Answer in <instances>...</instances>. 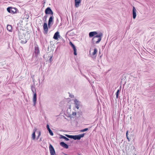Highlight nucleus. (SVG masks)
I'll list each match as a JSON object with an SVG mask.
<instances>
[{
	"label": "nucleus",
	"mask_w": 155,
	"mask_h": 155,
	"mask_svg": "<svg viewBox=\"0 0 155 155\" xmlns=\"http://www.w3.org/2000/svg\"><path fill=\"white\" fill-rule=\"evenodd\" d=\"M80 102L77 99H75L74 101V103L75 105H80Z\"/></svg>",
	"instance_id": "412c9836"
},
{
	"label": "nucleus",
	"mask_w": 155,
	"mask_h": 155,
	"mask_svg": "<svg viewBox=\"0 0 155 155\" xmlns=\"http://www.w3.org/2000/svg\"><path fill=\"white\" fill-rule=\"evenodd\" d=\"M60 139H62V138L64 139V140H65L66 141H68L69 140V138H67V137H65L64 136L61 135H60Z\"/></svg>",
	"instance_id": "aec40b11"
},
{
	"label": "nucleus",
	"mask_w": 155,
	"mask_h": 155,
	"mask_svg": "<svg viewBox=\"0 0 155 155\" xmlns=\"http://www.w3.org/2000/svg\"><path fill=\"white\" fill-rule=\"evenodd\" d=\"M38 136H37V138H36V140H38L39 139V137L40 136L41 134V132L40 131H38Z\"/></svg>",
	"instance_id": "7c9ffc66"
},
{
	"label": "nucleus",
	"mask_w": 155,
	"mask_h": 155,
	"mask_svg": "<svg viewBox=\"0 0 155 155\" xmlns=\"http://www.w3.org/2000/svg\"><path fill=\"white\" fill-rule=\"evenodd\" d=\"M76 115V112H73L71 115L73 116H75Z\"/></svg>",
	"instance_id": "f704fd0d"
},
{
	"label": "nucleus",
	"mask_w": 155,
	"mask_h": 155,
	"mask_svg": "<svg viewBox=\"0 0 155 155\" xmlns=\"http://www.w3.org/2000/svg\"><path fill=\"white\" fill-rule=\"evenodd\" d=\"M46 127H47V129L48 130L51 129H50V128L49 126V125H48V124H47V125Z\"/></svg>",
	"instance_id": "72a5a7b5"
},
{
	"label": "nucleus",
	"mask_w": 155,
	"mask_h": 155,
	"mask_svg": "<svg viewBox=\"0 0 155 155\" xmlns=\"http://www.w3.org/2000/svg\"><path fill=\"white\" fill-rule=\"evenodd\" d=\"M52 57H53V55L51 56L50 57L48 60V61H49V62L50 63H51L53 61V60L52 59Z\"/></svg>",
	"instance_id": "c756f323"
},
{
	"label": "nucleus",
	"mask_w": 155,
	"mask_h": 155,
	"mask_svg": "<svg viewBox=\"0 0 155 155\" xmlns=\"http://www.w3.org/2000/svg\"><path fill=\"white\" fill-rule=\"evenodd\" d=\"M43 28L44 30L43 33L45 35L48 33V28L47 24L45 22L44 24Z\"/></svg>",
	"instance_id": "423d86ee"
},
{
	"label": "nucleus",
	"mask_w": 155,
	"mask_h": 155,
	"mask_svg": "<svg viewBox=\"0 0 155 155\" xmlns=\"http://www.w3.org/2000/svg\"><path fill=\"white\" fill-rule=\"evenodd\" d=\"M74 51V54L75 55H77V49L76 48L73 49Z\"/></svg>",
	"instance_id": "b1692460"
},
{
	"label": "nucleus",
	"mask_w": 155,
	"mask_h": 155,
	"mask_svg": "<svg viewBox=\"0 0 155 155\" xmlns=\"http://www.w3.org/2000/svg\"><path fill=\"white\" fill-rule=\"evenodd\" d=\"M27 40L25 39V40H22L21 41V43L22 44H25L27 43Z\"/></svg>",
	"instance_id": "393cba45"
},
{
	"label": "nucleus",
	"mask_w": 155,
	"mask_h": 155,
	"mask_svg": "<svg viewBox=\"0 0 155 155\" xmlns=\"http://www.w3.org/2000/svg\"><path fill=\"white\" fill-rule=\"evenodd\" d=\"M69 44L72 47L73 49L76 48L75 46L74 45V44H73V43L71 41H70L69 42Z\"/></svg>",
	"instance_id": "4be33fe9"
},
{
	"label": "nucleus",
	"mask_w": 155,
	"mask_h": 155,
	"mask_svg": "<svg viewBox=\"0 0 155 155\" xmlns=\"http://www.w3.org/2000/svg\"><path fill=\"white\" fill-rule=\"evenodd\" d=\"M97 32L96 31H92L89 33V37L90 38L93 37L96 35H97Z\"/></svg>",
	"instance_id": "f8f14e48"
},
{
	"label": "nucleus",
	"mask_w": 155,
	"mask_h": 155,
	"mask_svg": "<svg viewBox=\"0 0 155 155\" xmlns=\"http://www.w3.org/2000/svg\"><path fill=\"white\" fill-rule=\"evenodd\" d=\"M79 155H80V154H79Z\"/></svg>",
	"instance_id": "a19ab883"
},
{
	"label": "nucleus",
	"mask_w": 155,
	"mask_h": 155,
	"mask_svg": "<svg viewBox=\"0 0 155 155\" xmlns=\"http://www.w3.org/2000/svg\"><path fill=\"white\" fill-rule=\"evenodd\" d=\"M47 17H48V15H46L43 17V20H44L45 21H46Z\"/></svg>",
	"instance_id": "a878e982"
},
{
	"label": "nucleus",
	"mask_w": 155,
	"mask_h": 155,
	"mask_svg": "<svg viewBox=\"0 0 155 155\" xmlns=\"http://www.w3.org/2000/svg\"><path fill=\"white\" fill-rule=\"evenodd\" d=\"M44 56H45V55H44V56H43L44 58Z\"/></svg>",
	"instance_id": "ea45409f"
},
{
	"label": "nucleus",
	"mask_w": 155,
	"mask_h": 155,
	"mask_svg": "<svg viewBox=\"0 0 155 155\" xmlns=\"http://www.w3.org/2000/svg\"><path fill=\"white\" fill-rule=\"evenodd\" d=\"M29 17V16H28V18H27V19H28V18Z\"/></svg>",
	"instance_id": "58836bf2"
},
{
	"label": "nucleus",
	"mask_w": 155,
	"mask_h": 155,
	"mask_svg": "<svg viewBox=\"0 0 155 155\" xmlns=\"http://www.w3.org/2000/svg\"><path fill=\"white\" fill-rule=\"evenodd\" d=\"M65 136L67 137L68 138L73 139L74 140H80V136L79 135H71L68 134H66Z\"/></svg>",
	"instance_id": "7ed1b4c3"
},
{
	"label": "nucleus",
	"mask_w": 155,
	"mask_h": 155,
	"mask_svg": "<svg viewBox=\"0 0 155 155\" xmlns=\"http://www.w3.org/2000/svg\"><path fill=\"white\" fill-rule=\"evenodd\" d=\"M37 100V94L36 93L34 94L33 96V106H35Z\"/></svg>",
	"instance_id": "ddd939ff"
},
{
	"label": "nucleus",
	"mask_w": 155,
	"mask_h": 155,
	"mask_svg": "<svg viewBox=\"0 0 155 155\" xmlns=\"http://www.w3.org/2000/svg\"><path fill=\"white\" fill-rule=\"evenodd\" d=\"M79 105H75V107L78 109L79 108Z\"/></svg>",
	"instance_id": "c9c22d12"
},
{
	"label": "nucleus",
	"mask_w": 155,
	"mask_h": 155,
	"mask_svg": "<svg viewBox=\"0 0 155 155\" xmlns=\"http://www.w3.org/2000/svg\"><path fill=\"white\" fill-rule=\"evenodd\" d=\"M41 141H42V138H41L39 140V141L41 142Z\"/></svg>",
	"instance_id": "e433bc0d"
},
{
	"label": "nucleus",
	"mask_w": 155,
	"mask_h": 155,
	"mask_svg": "<svg viewBox=\"0 0 155 155\" xmlns=\"http://www.w3.org/2000/svg\"><path fill=\"white\" fill-rule=\"evenodd\" d=\"M128 131L127 130L126 132V137H127V139L128 140V141L129 142L130 140L129 138L128 137Z\"/></svg>",
	"instance_id": "cd10ccee"
},
{
	"label": "nucleus",
	"mask_w": 155,
	"mask_h": 155,
	"mask_svg": "<svg viewBox=\"0 0 155 155\" xmlns=\"http://www.w3.org/2000/svg\"><path fill=\"white\" fill-rule=\"evenodd\" d=\"M97 52V49L96 48H95L94 49V51L92 53V55L93 56H94L95 54H96Z\"/></svg>",
	"instance_id": "5701e85b"
},
{
	"label": "nucleus",
	"mask_w": 155,
	"mask_h": 155,
	"mask_svg": "<svg viewBox=\"0 0 155 155\" xmlns=\"http://www.w3.org/2000/svg\"><path fill=\"white\" fill-rule=\"evenodd\" d=\"M18 35L20 40L23 39V38L25 36V34H24L22 31L21 32L18 30Z\"/></svg>",
	"instance_id": "6e6552de"
},
{
	"label": "nucleus",
	"mask_w": 155,
	"mask_h": 155,
	"mask_svg": "<svg viewBox=\"0 0 155 155\" xmlns=\"http://www.w3.org/2000/svg\"><path fill=\"white\" fill-rule=\"evenodd\" d=\"M121 86L120 87L119 89H118L116 93V97L117 98L118 97V95L119 94V93L120 92V91L121 90Z\"/></svg>",
	"instance_id": "6ab92c4d"
},
{
	"label": "nucleus",
	"mask_w": 155,
	"mask_h": 155,
	"mask_svg": "<svg viewBox=\"0 0 155 155\" xmlns=\"http://www.w3.org/2000/svg\"><path fill=\"white\" fill-rule=\"evenodd\" d=\"M34 52L35 54V56L36 57H37L38 55L39 54L40 51L39 47L37 44H36L35 45Z\"/></svg>",
	"instance_id": "0eeeda50"
},
{
	"label": "nucleus",
	"mask_w": 155,
	"mask_h": 155,
	"mask_svg": "<svg viewBox=\"0 0 155 155\" xmlns=\"http://www.w3.org/2000/svg\"><path fill=\"white\" fill-rule=\"evenodd\" d=\"M54 17L53 15H51L48 21V26L49 28H50L51 26L53 25L54 22Z\"/></svg>",
	"instance_id": "39448f33"
},
{
	"label": "nucleus",
	"mask_w": 155,
	"mask_h": 155,
	"mask_svg": "<svg viewBox=\"0 0 155 155\" xmlns=\"http://www.w3.org/2000/svg\"><path fill=\"white\" fill-rule=\"evenodd\" d=\"M7 10L9 13L13 14L17 13V12L18 11L17 8L12 7H9L7 8Z\"/></svg>",
	"instance_id": "f03ea898"
},
{
	"label": "nucleus",
	"mask_w": 155,
	"mask_h": 155,
	"mask_svg": "<svg viewBox=\"0 0 155 155\" xmlns=\"http://www.w3.org/2000/svg\"><path fill=\"white\" fill-rule=\"evenodd\" d=\"M12 27L11 25H8L7 26V29L9 31L11 32L12 31Z\"/></svg>",
	"instance_id": "a211bd4d"
},
{
	"label": "nucleus",
	"mask_w": 155,
	"mask_h": 155,
	"mask_svg": "<svg viewBox=\"0 0 155 155\" xmlns=\"http://www.w3.org/2000/svg\"><path fill=\"white\" fill-rule=\"evenodd\" d=\"M56 155V153H51V155Z\"/></svg>",
	"instance_id": "4c0bfd02"
},
{
	"label": "nucleus",
	"mask_w": 155,
	"mask_h": 155,
	"mask_svg": "<svg viewBox=\"0 0 155 155\" xmlns=\"http://www.w3.org/2000/svg\"><path fill=\"white\" fill-rule=\"evenodd\" d=\"M81 0H75V7L78 8L79 6V4L81 3Z\"/></svg>",
	"instance_id": "2eb2a0df"
},
{
	"label": "nucleus",
	"mask_w": 155,
	"mask_h": 155,
	"mask_svg": "<svg viewBox=\"0 0 155 155\" xmlns=\"http://www.w3.org/2000/svg\"><path fill=\"white\" fill-rule=\"evenodd\" d=\"M49 133L50 134V135L51 136H53L54 135L53 133L52 132V131L51 130V129L49 130H48Z\"/></svg>",
	"instance_id": "c85d7f7f"
},
{
	"label": "nucleus",
	"mask_w": 155,
	"mask_h": 155,
	"mask_svg": "<svg viewBox=\"0 0 155 155\" xmlns=\"http://www.w3.org/2000/svg\"><path fill=\"white\" fill-rule=\"evenodd\" d=\"M84 134H85L84 133L82 134H79V136H80V139H81V138L83 137H84Z\"/></svg>",
	"instance_id": "2f4dec72"
},
{
	"label": "nucleus",
	"mask_w": 155,
	"mask_h": 155,
	"mask_svg": "<svg viewBox=\"0 0 155 155\" xmlns=\"http://www.w3.org/2000/svg\"><path fill=\"white\" fill-rule=\"evenodd\" d=\"M136 12V8L134 7L133 6L132 11V14L133 18L134 19H135L136 18L137 16Z\"/></svg>",
	"instance_id": "9b49d317"
},
{
	"label": "nucleus",
	"mask_w": 155,
	"mask_h": 155,
	"mask_svg": "<svg viewBox=\"0 0 155 155\" xmlns=\"http://www.w3.org/2000/svg\"><path fill=\"white\" fill-rule=\"evenodd\" d=\"M60 145L61 146L65 149H67L68 148V146L64 142H61L60 143Z\"/></svg>",
	"instance_id": "dca6fc26"
},
{
	"label": "nucleus",
	"mask_w": 155,
	"mask_h": 155,
	"mask_svg": "<svg viewBox=\"0 0 155 155\" xmlns=\"http://www.w3.org/2000/svg\"><path fill=\"white\" fill-rule=\"evenodd\" d=\"M88 130V128H85L84 129H83L81 130L80 131L81 132H85V131H87Z\"/></svg>",
	"instance_id": "bb28decb"
},
{
	"label": "nucleus",
	"mask_w": 155,
	"mask_h": 155,
	"mask_svg": "<svg viewBox=\"0 0 155 155\" xmlns=\"http://www.w3.org/2000/svg\"><path fill=\"white\" fill-rule=\"evenodd\" d=\"M60 36L59 33L58 31L55 32L53 38L55 40H58V38Z\"/></svg>",
	"instance_id": "4468645a"
},
{
	"label": "nucleus",
	"mask_w": 155,
	"mask_h": 155,
	"mask_svg": "<svg viewBox=\"0 0 155 155\" xmlns=\"http://www.w3.org/2000/svg\"><path fill=\"white\" fill-rule=\"evenodd\" d=\"M45 13L46 15L50 14L51 15H53V12L51 9L49 7H47L45 10Z\"/></svg>",
	"instance_id": "20e7f679"
},
{
	"label": "nucleus",
	"mask_w": 155,
	"mask_h": 155,
	"mask_svg": "<svg viewBox=\"0 0 155 155\" xmlns=\"http://www.w3.org/2000/svg\"><path fill=\"white\" fill-rule=\"evenodd\" d=\"M49 149L50 154L55 153V152L54 148L53 146L51 144L49 145Z\"/></svg>",
	"instance_id": "9d476101"
},
{
	"label": "nucleus",
	"mask_w": 155,
	"mask_h": 155,
	"mask_svg": "<svg viewBox=\"0 0 155 155\" xmlns=\"http://www.w3.org/2000/svg\"><path fill=\"white\" fill-rule=\"evenodd\" d=\"M37 130V129L36 127H35L33 130V132L32 134L31 137V139L34 140L36 138V135H35V132Z\"/></svg>",
	"instance_id": "1a4fd4ad"
},
{
	"label": "nucleus",
	"mask_w": 155,
	"mask_h": 155,
	"mask_svg": "<svg viewBox=\"0 0 155 155\" xmlns=\"http://www.w3.org/2000/svg\"><path fill=\"white\" fill-rule=\"evenodd\" d=\"M31 89L34 94L35 93H36V91L34 85L31 86Z\"/></svg>",
	"instance_id": "f3484780"
},
{
	"label": "nucleus",
	"mask_w": 155,
	"mask_h": 155,
	"mask_svg": "<svg viewBox=\"0 0 155 155\" xmlns=\"http://www.w3.org/2000/svg\"><path fill=\"white\" fill-rule=\"evenodd\" d=\"M103 34L100 32L98 35L94 36L92 39V42L93 44H98L101 40Z\"/></svg>",
	"instance_id": "f257e3e1"
},
{
	"label": "nucleus",
	"mask_w": 155,
	"mask_h": 155,
	"mask_svg": "<svg viewBox=\"0 0 155 155\" xmlns=\"http://www.w3.org/2000/svg\"><path fill=\"white\" fill-rule=\"evenodd\" d=\"M69 94V97L71 98H74V96L73 95H72V94H71L70 93H68Z\"/></svg>",
	"instance_id": "473e14b6"
}]
</instances>
